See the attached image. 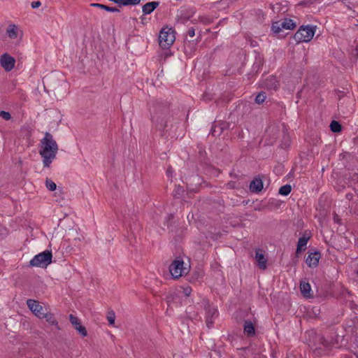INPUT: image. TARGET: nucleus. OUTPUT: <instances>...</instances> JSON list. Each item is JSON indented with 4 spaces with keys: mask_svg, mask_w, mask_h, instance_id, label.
Returning a JSON list of instances; mask_svg holds the SVG:
<instances>
[{
    "mask_svg": "<svg viewBox=\"0 0 358 358\" xmlns=\"http://www.w3.org/2000/svg\"><path fill=\"white\" fill-rule=\"evenodd\" d=\"M170 118V104L168 102H157L151 110V120L155 129L161 132V136L166 135L167 122Z\"/></svg>",
    "mask_w": 358,
    "mask_h": 358,
    "instance_id": "obj_1",
    "label": "nucleus"
},
{
    "mask_svg": "<svg viewBox=\"0 0 358 358\" xmlns=\"http://www.w3.org/2000/svg\"><path fill=\"white\" fill-rule=\"evenodd\" d=\"M59 148L53 136L45 132V136L41 141L39 154L43 158V164L45 168L50 167L52 161L56 158Z\"/></svg>",
    "mask_w": 358,
    "mask_h": 358,
    "instance_id": "obj_2",
    "label": "nucleus"
},
{
    "mask_svg": "<svg viewBox=\"0 0 358 358\" xmlns=\"http://www.w3.org/2000/svg\"><path fill=\"white\" fill-rule=\"evenodd\" d=\"M315 32V27L312 25H302L293 36L296 44L308 43L311 41Z\"/></svg>",
    "mask_w": 358,
    "mask_h": 358,
    "instance_id": "obj_3",
    "label": "nucleus"
},
{
    "mask_svg": "<svg viewBox=\"0 0 358 358\" xmlns=\"http://www.w3.org/2000/svg\"><path fill=\"white\" fill-rule=\"evenodd\" d=\"M52 252L50 250H45L35 255L30 261V265L31 266L46 268L52 263Z\"/></svg>",
    "mask_w": 358,
    "mask_h": 358,
    "instance_id": "obj_4",
    "label": "nucleus"
},
{
    "mask_svg": "<svg viewBox=\"0 0 358 358\" xmlns=\"http://www.w3.org/2000/svg\"><path fill=\"white\" fill-rule=\"evenodd\" d=\"M176 38L171 28H163L159 34V44L163 49L169 48L174 42Z\"/></svg>",
    "mask_w": 358,
    "mask_h": 358,
    "instance_id": "obj_5",
    "label": "nucleus"
},
{
    "mask_svg": "<svg viewBox=\"0 0 358 358\" xmlns=\"http://www.w3.org/2000/svg\"><path fill=\"white\" fill-rule=\"evenodd\" d=\"M169 271L173 278L177 279L189 271V268L184 266V262L180 257H177L169 266Z\"/></svg>",
    "mask_w": 358,
    "mask_h": 358,
    "instance_id": "obj_6",
    "label": "nucleus"
},
{
    "mask_svg": "<svg viewBox=\"0 0 358 358\" xmlns=\"http://www.w3.org/2000/svg\"><path fill=\"white\" fill-rule=\"evenodd\" d=\"M201 305L206 310V322L208 328H211L214 324V318L217 316V310L212 306L208 299H203Z\"/></svg>",
    "mask_w": 358,
    "mask_h": 358,
    "instance_id": "obj_7",
    "label": "nucleus"
},
{
    "mask_svg": "<svg viewBox=\"0 0 358 358\" xmlns=\"http://www.w3.org/2000/svg\"><path fill=\"white\" fill-rule=\"evenodd\" d=\"M27 305L30 310L38 318L41 319V317L45 313L42 306H41L38 301L34 299H28L27 301Z\"/></svg>",
    "mask_w": 358,
    "mask_h": 358,
    "instance_id": "obj_8",
    "label": "nucleus"
},
{
    "mask_svg": "<svg viewBox=\"0 0 358 358\" xmlns=\"http://www.w3.org/2000/svg\"><path fill=\"white\" fill-rule=\"evenodd\" d=\"M0 62L1 66L5 69V71H10L14 68L15 60L8 54L4 53L1 57Z\"/></svg>",
    "mask_w": 358,
    "mask_h": 358,
    "instance_id": "obj_9",
    "label": "nucleus"
},
{
    "mask_svg": "<svg viewBox=\"0 0 358 358\" xmlns=\"http://www.w3.org/2000/svg\"><path fill=\"white\" fill-rule=\"evenodd\" d=\"M69 320L71 324L82 336H86L87 335V331L86 328L80 324V321L77 317L71 314L69 315Z\"/></svg>",
    "mask_w": 358,
    "mask_h": 358,
    "instance_id": "obj_10",
    "label": "nucleus"
},
{
    "mask_svg": "<svg viewBox=\"0 0 358 358\" xmlns=\"http://www.w3.org/2000/svg\"><path fill=\"white\" fill-rule=\"evenodd\" d=\"M262 87L268 90H276L279 87V83L273 76H269L262 82Z\"/></svg>",
    "mask_w": 358,
    "mask_h": 358,
    "instance_id": "obj_11",
    "label": "nucleus"
},
{
    "mask_svg": "<svg viewBox=\"0 0 358 358\" xmlns=\"http://www.w3.org/2000/svg\"><path fill=\"white\" fill-rule=\"evenodd\" d=\"M320 257V252L319 251H315L308 255L306 263L309 267L315 268L317 266Z\"/></svg>",
    "mask_w": 358,
    "mask_h": 358,
    "instance_id": "obj_12",
    "label": "nucleus"
},
{
    "mask_svg": "<svg viewBox=\"0 0 358 358\" xmlns=\"http://www.w3.org/2000/svg\"><path fill=\"white\" fill-rule=\"evenodd\" d=\"M243 334L247 338H252L255 336V327L252 321L249 320L244 321Z\"/></svg>",
    "mask_w": 358,
    "mask_h": 358,
    "instance_id": "obj_13",
    "label": "nucleus"
},
{
    "mask_svg": "<svg viewBox=\"0 0 358 358\" xmlns=\"http://www.w3.org/2000/svg\"><path fill=\"white\" fill-rule=\"evenodd\" d=\"M255 259L257 262L258 266L261 269H266L267 259L265 257L263 251L260 249H257L255 251Z\"/></svg>",
    "mask_w": 358,
    "mask_h": 358,
    "instance_id": "obj_14",
    "label": "nucleus"
},
{
    "mask_svg": "<svg viewBox=\"0 0 358 358\" xmlns=\"http://www.w3.org/2000/svg\"><path fill=\"white\" fill-rule=\"evenodd\" d=\"M263 189V182L261 178H255L250 184V189L253 193H259Z\"/></svg>",
    "mask_w": 358,
    "mask_h": 358,
    "instance_id": "obj_15",
    "label": "nucleus"
},
{
    "mask_svg": "<svg viewBox=\"0 0 358 358\" xmlns=\"http://www.w3.org/2000/svg\"><path fill=\"white\" fill-rule=\"evenodd\" d=\"M159 5V1H150L143 6L142 10L144 15L150 14Z\"/></svg>",
    "mask_w": 358,
    "mask_h": 358,
    "instance_id": "obj_16",
    "label": "nucleus"
},
{
    "mask_svg": "<svg viewBox=\"0 0 358 358\" xmlns=\"http://www.w3.org/2000/svg\"><path fill=\"white\" fill-rule=\"evenodd\" d=\"M300 289L302 295L306 298L312 297L310 285L305 281H301Z\"/></svg>",
    "mask_w": 358,
    "mask_h": 358,
    "instance_id": "obj_17",
    "label": "nucleus"
},
{
    "mask_svg": "<svg viewBox=\"0 0 358 358\" xmlns=\"http://www.w3.org/2000/svg\"><path fill=\"white\" fill-rule=\"evenodd\" d=\"M41 319H45V320L51 325L55 326L57 329H59V327L55 315L50 313L45 312L41 317Z\"/></svg>",
    "mask_w": 358,
    "mask_h": 358,
    "instance_id": "obj_18",
    "label": "nucleus"
},
{
    "mask_svg": "<svg viewBox=\"0 0 358 358\" xmlns=\"http://www.w3.org/2000/svg\"><path fill=\"white\" fill-rule=\"evenodd\" d=\"M6 34L11 39H15L17 37V27L15 24H10L6 29Z\"/></svg>",
    "mask_w": 358,
    "mask_h": 358,
    "instance_id": "obj_19",
    "label": "nucleus"
},
{
    "mask_svg": "<svg viewBox=\"0 0 358 358\" xmlns=\"http://www.w3.org/2000/svg\"><path fill=\"white\" fill-rule=\"evenodd\" d=\"M264 62V59L259 55H257L252 66V71L257 73L263 66Z\"/></svg>",
    "mask_w": 358,
    "mask_h": 358,
    "instance_id": "obj_20",
    "label": "nucleus"
},
{
    "mask_svg": "<svg viewBox=\"0 0 358 358\" xmlns=\"http://www.w3.org/2000/svg\"><path fill=\"white\" fill-rule=\"evenodd\" d=\"M317 338L318 340L319 343L325 349V350H329L333 343L331 341H329L325 338H324L322 336L318 335L317 336Z\"/></svg>",
    "mask_w": 358,
    "mask_h": 358,
    "instance_id": "obj_21",
    "label": "nucleus"
},
{
    "mask_svg": "<svg viewBox=\"0 0 358 358\" xmlns=\"http://www.w3.org/2000/svg\"><path fill=\"white\" fill-rule=\"evenodd\" d=\"M90 6H93V7L100 8L103 9L108 12H113V13L120 12V10L116 7H110V6H106L103 4H101V3H91Z\"/></svg>",
    "mask_w": 358,
    "mask_h": 358,
    "instance_id": "obj_22",
    "label": "nucleus"
},
{
    "mask_svg": "<svg viewBox=\"0 0 358 358\" xmlns=\"http://www.w3.org/2000/svg\"><path fill=\"white\" fill-rule=\"evenodd\" d=\"M282 29L287 30L293 29L296 27V24L291 19H285L283 22H280Z\"/></svg>",
    "mask_w": 358,
    "mask_h": 358,
    "instance_id": "obj_23",
    "label": "nucleus"
},
{
    "mask_svg": "<svg viewBox=\"0 0 358 358\" xmlns=\"http://www.w3.org/2000/svg\"><path fill=\"white\" fill-rule=\"evenodd\" d=\"M223 130L224 127L222 125H220L218 127L216 125H213L210 129V134H211L213 136H219L221 135Z\"/></svg>",
    "mask_w": 358,
    "mask_h": 358,
    "instance_id": "obj_24",
    "label": "nucleus"
},
{
    "mask_svg": "<svg viewBox=\"0 0 358 358\" xmlns=\"http://www.w3.org/2000/svg\"><path fill=\"white\" fill-rule=\"evenodd\" d=\"M330 129L332 132L338 133L341 131L342 126L338 122L333 120L330 124Z\"/></svg>",
    "mask_w": 358,
    "mask_h": 358,
    "instance_id": "obj_25",
    "label": "nucleus"
},
{
    "mask_svg": "<svg viewBox=\"0 0 358 358\" xmlns=\"http://www.w3.org/2000/svg\"><path fill=\"white\" fill-rule=\"evenodd\" d=\"M292 191V186L289 184L285 185L278 190V193L282 196H287Z\"/></svg>",
    "mask_w": 358,
    "mask_h": 358,
    "instance_id": "obj_26",
    "label": "nucleus"
},
{
    "mask_svg": "<svg viewBox=\"0 0 358 358\" xmlns=\"http://www.w3.org/2000/svg\"><path fill=\"white\" fill-rule=\"evenodd\" d=\"M266 99V94L265 92L262 91L256 96L255 103L257 104H262Z\"/></svg>",
    "mask_w": 358,
    "mask_h": 358,
    "instance_id": "obj_27",
    "label": "nucleus"
},
{
    "mask_svg": "<svg viewBox=\"0 0 358 358\" xmlns=\"http://www.w3.org/2000/svg\"><path fill=\"white\" fill-rule=\"evenodd\" d=\"M309 239H310V236H306V235H303L301 237H300L299 238L297 245L306 249L307 243Z\"/></svg>",
    "mask_w": 358,
    "mask_h": 358,
    "instance_id": "obj_28",
    "label": "nucleus"
},
{
    "mask_svg": "<svg viewBox=\"0 0 358 358\" xmlns=\"http://www.w3.org/2000/svg\"><path fill=\"white\" fill-rule=\"evenodd\" d=\"M271 30L274 34H280L282 31V27H281L280 22H273L271 26Z\"/></svg>",
    "mask_w": 358,
    "mask_h": 358,
    "instance_id": "obj_29",
    "label": "nucleus"
},
{
    "mask_svg": "<svg viewBox=\"0 0 358 358\" xmlns=\"http://www.w3.org/2000/svg\"><path fill=\"white\" fill-rule=\"evenodd\" d=\"M45 186L50 191H55L57 188L56 184L48 178L46 179Z\"/></svg>",
    "mask_w": 358,
    "mask_h": 358,
    "instance_id": "obj_30",
    "label": "nucleus"
},
{
    "mask_svg": "<svg viewBox=\"0 0 358 358\" xmlns=\"http://www.w3.org/2000/svg\"><path fill=\"white\" fill-rule=\"evenodd\" d=\"M107 320L108 321L109 324L113 325L115 324V315L113 311H110L108 313Z\"/></svg>",
    "mask_w": 358,
    "mask_h": 358,
    "instance_id": "obj_31",
    "label": "nucleus"
},
{
    "mask_svg": "<svg viewBox=\"0 0 358 358\" xmlns=\"http://www.w3.org/2000/svg\"><path fill=\"white\" fill-rule=\"evenodd\" d=\"M0 117L6 120H9L11 118V115L8 112L1 110L0 112Z\"/></svg>",
    "mask_w": 358,
    "mask_h": 358,
    "instance_id": "obj_32",
    "label": "nucleus"
},
{
    "mask_svg": "<svg viewBox=\"0 0 358 358\" xmlns=\"http://www.w3.org/2000/svg\"><path fill=\"white\" fill-rule=\"evenodd\" d=\"M141 0H127V6H136L139 4Z\"/></svg>",
    "mask_w": 358,
    "mask_h": 358,
    "instance_id": "obj_33",
    "label": "nucleus"
},
{
    "mask_svg": "<svg viewBox=\"0 0 358 358\" xmlns=\"http://www.w3.org/2000/svg\"><path fill=\"white\" fill-rule=\"evenodd\" d=\"M41 5V3L40 1H32L31 3V6L32 8H37Z\"/></svg>",
    "mask_w": 358,
    "mask_h": 358,
    "instance_id": "obj_34",
    "label": "nucleus"
},
{
    "mask_svg": "<svg viewBox=\"0 0 358 358\" xmlns=\"http://www.w3.org/2000/svg\"><path fill=\"white\" fill-rule=\"evenodd\" d=\"M192 292V289L189 287L183 289V293L185 296H189Z\"/></svg>",
    "mask_w": 358,
    "mask_h": 358,
    "instance_id": "obj_35",
    "label": "nucleus"
},
{
    "mask_svg": "<svg viewBox=\"0 0 358 358\" xmlns=\"http://www.w3.org/2000/svg\"><path fill=\"white\" fill-rule=\"evenodd\" d=\"M173 295L169 294V295L166 296V303H167V305L169 306H170V304L173 301Z\"/></svg>",
    "mask_w": 358,
    "mask_h": 358,
    "instance_id": "obj_36",
    "label": "nucleus"
},
{
    "mask_svg": "<svg viewBox=\"0 0 358 358\" xmlns=\"http://www.w3.org/2000/svg\"><path fill=\"white\" fill-rule=\"evenodd\" d=\"M187 34L190 36V37H193L195 35V30L193 27H191L188 29L187 31Z\"/></svg>",
    "mask_w": 358,
    "mask_h": 358,
    "instance_id": "obj_37",
    "label": "nucleus"
},
{
    "mask_svg": "<svg viewBox=\"0 0 358 358\" xmlns=\"http://www.w3.org/2000/svg\"><path fill=\"white\" fill-rule=\"evenodd\" d=\"M118 5L120 6H127V0H119V3Z\"/></svg>",
    "mask_w": 358,
    "mask_h": 358,
    "instance_id": "obj_38",
    "label": "nucleus"
},
{
    "mask_svg": "<svg viewBox=\"0 0 358 358\" xmlns=\"http://www.w3.org/2000/svg\"><path fill=\"white\" fill-rule=\"evenodd\" d=\"M303 250H305V248H303L297 245L296 253L299 254L301 251H303Z\"/></svg>",
    "mask_w": 358,
    "mask_h": 358,
    "instance_id": "obj_39",
    "label": "nucleus"
},
{
    "mask_svg": "<svg viewBox=\"0 0 358 358\" xmlns=\"http://www.w3.org/2000/svg\"><path fill=\"white\" fill-rule=\"evenodd\" d=\"M172 168L171 167H169L168 169H167V171H166V173L168 175V176H171L172 174Z\"/></svg>",
    "mask_w": 358,
    "mask_h": 358,
    "instance_id": "obj_40",
    "label": "nucleus"
},
{
    "mask_svg": "<svg viewBox=\"0 0 358 358\" xmlns=\"http://www.w3.org/2000/svg\"><path fill=\"white\" fill-rule=\"evenodd\" d=\"M202 22H208V23H210V21L208 20V19L207 17H201V20Z\"/></svg>",
    "mask_w": 358,
    "mask_h": 358,
    "instance_id": "obj_41",
    "label": "nucleus"
},
{
    "mask_svg": "<svg viewBox=\"0 0 358 358\" xmlns=\"http://www.w3.org/2000/svg\"><path fill=\"white\" fill-rule=\"evenodd\" d=\"M354 355H355L357 358H358V350H357V351H356V352H354Z\"/></svg>",
    "mask_w": 358,
    "mask_h": 358,
    "instance_id": "obj_42",
    "label": "nucleus"
},
{
    "mask_svg": "<svg viewBox=\"0 0 358 358\" xmlns=\"http://www.w3.org/2000/svg\"><path fill=\"white\" fill-rule=\"evenodd\" d=\"M343 358H352V357L349 355H345Z\"/></svg>",
    "mask_w": 358,
    "mask_h": 358,
    "instance_id": "obj_43",
    "label": "nucleus"
},
{
    "mask_svg": "<svg viewBox=\"0 0 358 358\" xmlns=\"http://www.w3.org/2000/svg\"><path fill=\"white\" fill-rule=\"evenodd\" d=\"M287 358H294V357L293 355H289V356H287Z\"/></svg>",
    "mask_w": 358,
    "mask_h": 358,
    "instance_id": "obj_44",
    "label": "nucleus"
},
{
    "mask_svg": "<svg viewBox=\"0 0 358 358\" xmlns=\"http://www.w3.org/2000/svg\"><path fill=\"white\" fill-rule=\"evenodd\" d=\"M317 349H318V350H321V349H322V347H318V348H317V347H316V348H315V350H317Z\"/></svg>",
    "mask_w": 358,
    "mask_h": 358,
    "instance_id": "obj_45",
    "label": "nucleus"
},
{
    "mask_svg": "<svg viewBox=\"0 0 358 358\" xmlns=\"http://www.w3.org/2000/svg\"><path fill=\"white\" fill-rule=\"evenodd\" d=\"M355 273L358 275V269L355 271Z\"/></svg>",
    "mask_w": 358,
    "mask_h": 358,
    "instance_id": "obj_46",
    "label": "nucleus"
}]
</instances>
